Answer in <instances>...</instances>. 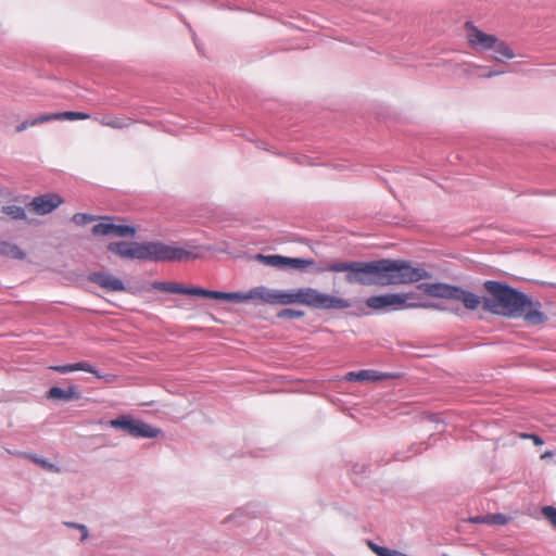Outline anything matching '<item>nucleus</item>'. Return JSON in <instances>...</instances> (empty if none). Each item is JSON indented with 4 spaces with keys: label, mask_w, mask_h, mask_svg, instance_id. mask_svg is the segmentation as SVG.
Segmentation results:
<instances>
[{
    "label": "nucleus",
    "mask_w": 556,
    "mask_h": 556,
    "mask_svg": "<svg viewBox=\"0 0 556 556\" xmlns=\"http://www.w3.org/2000/svg\"><path fill=\"white\" fill-rule=\"evenodd\" d=\"M49 369L54 370L60 374H68V372L77 371V370H84V371L94 375L99 379H103L106 383H114L118 379V377L116 375H112V374L101 375L88 362H79V363L70 364V365L50 366Z\"/></svg>",
    "instance_id": "f8f14e48"
},
{
    "label": "nucleus",
    "mask_w": 556,
    "mask_h": 556,
    "mask_svg": "<svg viewBox=\"0 0 556 556\" xmlns=\"http://www.w3.org/2000/svg\"><path fill=\"white\" fill-rule=\"evenodd\" d=\"M388 378V375L375 370L350 371L345 375L348 381H378Z\"/></svg>",
    "instance_id": "f3484780"
},
{
    "label": "nucleus",
    "mask_w": 556,
    "mask_h": 556,
    "mask_svg": "<svg viewBox=\"0 0 556 556\" xmlns=\"http://www.w3.org/2000/svg\"><path fill=\"white\" fill-rule=\"evenodd\" d=\"M542 514L556 529V508L553 506H545L542 508Z\"/></svg>",
    "instance_id": "b1692460"
},
{
    "label": "nucleus",
    "mask_w": 556,
    "mask_h": 556,
    "mask_svg": "<svg viewBox=\"0 0 556 556\" xmlns=\"http://www.w3.org/2000/svg\"><path fill=\"white\" fill-rule=\"evenodd\" d=\"M97 217L93 215L85 214V213H77L72 217V220L76 225H87L93 220H96Z\"/></svg>",
    "instance_id": "4be33fe9"
},
{
    "label": "nucleus",
    "mask_w": 556,
    "mask_h": 556,
    "mask_svg": "<svg viewBox=\"0 0 556 556\" xmlns=\"http://www.w3.org/2000/svg\"><path fill=\"white\" fill-rule=\"evenodd\" d=\"M29 459H31L34 463L38 464L40 467H42L43 469L48 470V471H53V472H60L61 469L59 467H56L55 465L45 460V459H41L37 456H34V455H28L27 456Z\"/></svg>",
    "instance_id": "412c9836"
},
{
    "label": "nucleus",
    "mask_w": 556,
    "mask_h": 556,
    "mask_svg": "<svg viewBox=\"0 0 556 556\" xmlns=\"http://www.w3.org/2000/svg\"><path fill=\"white\" fill-rule=\"evenodd\" d=\"M494 49L496 53V59L500 60V58H506V59H513L515 56V53L513 50L503 41L497 39V42L492 48Z\"/></svg>",
    "instance_id": "6ab92c4d"
},
{
    "label": "nucleus",
    "mask_w": 556,
    "mask_h": 556,
    "mask_svg": "<svg viewBox=\"0 0 556 556\" xmlns=\"http://www.w3.org/2000/svg\"><path fill=\"white\" fill-rule=\"evenodd\" d=\"M111 218H104V222L93 226L92 232L97 236L114 235L116 237H134L136 229L127 225H115L110 222Z\"/></svg>",
    "instance_id": "ddd939ff"
},
{
    "label": "nucleus",
    "mask_w": 556,
    "mask_h": 556,
    "mask_svg": "<svg viewBox=\"0 0 556 556\" xmlns=\"http://www.w3.org/2000/svg\"><path fill=\"white\" fill-rule=\"evenodd\" d=\"M255 260L263 263L264 265L271 266V267L291 266L293 268H300V269L306 268L314 264L313 260L293 258V257H287V256H282V255L256 254Z\"/></svg>",
    "instance_id": "9d476101"
},
{
    "label": "nucleus",
    "mask_w": 556,
    "mask_h": 556,
    "mask_svg": "<svg viewBox=\"0 0 556 556\" xmlns=\"http://www.w3.org/2000/svg\"><path fill=\"white\" fill-rule=\"evenodd\" d=\"M2 212L13 219H26L25 208L18 205H8L2 207Z\"/></svg>",
    "instance_id": "aec40b11"
},
{
    "label": "nucleus",
    "mask_w": 556,
    "mask_h": 556,
    "mask_svg": "<svg viewBox=\"0 0 556 556\" xmlns=\"http://www.w3.org/2000/svg\"><path fill=\"white\" fill-rule=\"evenodd\" d=\"M517 317H523L528 324H540L546 320L545 315H516Z\"/></svg>",
    "instance_id": "393cba45"
},
{
    "label": "nucleus",
    "mask_w": 556,
    "mask_h": 556,
    "mask_svg": "<svg viewBox=\"0 0 556 556\" xmlns=\"http://www.w3.org/2000/svg\"><path fill=\"white\" fill-rule=\"evenodd\" d=\"M465 30L467 42L473 50H490L497 42V37L480 30L471 22L465 23Z\"/></svg>",
    "instance_id": "6e6552de"
},
{
    "label": "nucleus",
    "mask_w": 556,
    "mask_h": 556,
    "mask_svg": "<svg viewBox=\"0 0 556 556\" xmlns=\"http://www.w3.org/2000/svg\"><path fill=\"white\" fill-rule=\"evenodd\" d=\"M47 396L48 399L61 401L79 400L81 397L76 386H71L67 390H63L59 387H52L48 391Z\"/></svg>",
    "instance_id": "dca6fc26"
},
{
    "label": "nucleus",
    "mask_w": 556,
    "mask_h": 556,
    "mask_svg": "<svg viewBox=\"0 0 556 556\" xmlns=\"http://www.w3.org/2000/svg\"><path fill=\"white\" fill-rule=\"evenodd\" d=\"M519 437L522 438V439H530V440H532V442L535 445H542L544 443L543 440L539 435H536V434L520 433Z\"/></svg>",
    "instance_id": "bb28decb"
},
{
    "label": "nucleus",
    "mask_w": 556,
    "mask_h": 556,
    "mask_svg": "<svg viewBox=\"0 0 556 556\" xmlns=\"http://www.w3.org/2000/svg\"><path fill=\"white\" fill-rule=\"evenodd\" d=\"M66 526L77 528L81 532V541H85L88 538V529L84 525L74 523V522H65Z\"/></svg>",
    "instance_id": "a878e982"
},
{
    "label": "nucleus",
    "mask_w": 556,
    "mask_h": 556,
    "mask_svg": "<svg viewBox=\"0 0 556 556\" xmlns=\"http://www.w3.org/2000/svg\"><path fill=\"white\" fill-rule=\"evenodd\" d=\"M0 255L13 260H23L26 256L25 252L16 244L7 241H0Z\"/></svg>",
    "instance_id": "a211bd4d"
},
{
    "label": "nucleus",
    "mask_w": 556,
    "mask_h": 556,
    "mask_svg": "<svg viewBox=\"0 0 556 556\" xmlns=\"http://www.w3.org/2000/svg\"><path fill=\"white\" fill-rule=\"evenodd\" d=\"M494 75H497V73H495V72H489V73L484 74L483 76H484V77H492V76H494Z\"/></svg>",
    "instance_id": "cd10ccee"
},
{
    "label": "nucleus",
    "mask_w": 556,
    "mask_h": 556,
    "mask_svg": "<svg viewBox=\"0 0 556 556\" xmlns=\"http://www.w3.org/2000/svg\"><path fill=\"white\" fill-rule=\"evenodd\" d=\"M549 455H551L549 453H545L542 457H543V458H544V457H549Z\"/></svg>",
    "instance_id": "c756f323"
},
{
    "label": "nucleus",
    "mask_w": 556,
    "mask_h": 556,
    "mask_svg": "<svg viewBox=\"0 0 556 556\" xmlns=\"http://www.w3.org/2000/svg\"><path fill=\"white\" fill-rule=\"evenodd\" d=\"M324 270L345 271L349 283L363 286L406 285L430 279L431 274L424 268L413 267L408 262L379 260L371 262H334Z\"/></svg>",
    "instance_id": "7ed1b4c3"
},
{
    "label": "nucleus",
    "mask_w": 556,
    "mask_h": 556,
    "mask_svg": "<svg viewBox=\"0 0 556 556\" xmlns=\"http://www.w3.org/2000/svg\"><path fill=\"white\" fill-rule=\"evenodd\" d=\"M370 309H383L391 307L393 309H404L414 307H428V303L416 293H387L374 295L365 301Z\"/></svg>",
    "instance_id": "39448f33"
},
{
    "label": "nucleus",
    "mask_w": 556,
    "mask_h": 556,
    "mask_svg": "<svg viewBox=\"0 0 556 556\" xmlns=\"http://www.w3.org/2000/svg\"><path fill=\"white\" fill-rule=\"evenodd\" d=\"M90 115L85 112L65 111L58 113L41 114L33 119H26L15 127V132H22L29 127L52 121H85L89 119Z\"/></svg>",
    "instance_id": "0eeeda50"
},
{
    "label": "nucleus",
    "mask_w": 556,
    "mask_h": 556,
    "mask_svg": "<svg viewBox=\"0 0 556 556\" xmlns=\"http://www.w3.org/2000/svg\"><path fill=\"white\" fill-rule=\"evenodd\" d=\"M94 122L98 124L109 127L112 129L121 130L130 127L135 121L131 117L125 115H111L104 114L101 116H96Z\"/></svg>",
    "instance_id": "4468645a"
},
{
    "label": "nucleus",
    "mask_w": 556,
    "mask_h": 556,
    "mask_svg": "<svg viewBox=\"0 0 556 556\" xmlns=\"http://www.w3.org/2000/svg\"><path fill=\"white\" fill-rule=\"evenodd\" d=\"M110 425L111 427L121 429L135 438H156L160 433L159 429L126 415L112 419Z\"/></svg>",
    "instance_id": "423d86ee"
},
{
    "label": "nucleus",
    "mask_w": 556,
    "mask_h": 556,
    "mask_svg": "<svg viewBox=\"0 0 556 556\" xmlns=\"http://www.w3.org/2000/svg\"><path fill=\"white\" fill-rule=\"evenodd\" d=\"M417 289L430 298L459 301L468 311H476L480 305L484 309L501 307L508 313H540L541 309V304L533 301L530 295L497 280L483 282V289L489 298L479 296L460 287L443 282L420 283Z\"/></svg>",
    "instance_id": "f03ea898"
},
{
    "label": "nucleus",
    "mask_w": 556,
    "mask_h": 556,
    "mask_svg": "<svg viewBox=\"0 0 556 556\" xmlns=\"http://www.w3.org/2000/svg\"><path fill=\"white\" fill-rule=\"evenodd\" d=\"M88 279L108 292H121L126 290L123 280L109 271L101 270L91 273Z\"/></svg>",
    "instance_id": "9b49d317"
},
{
    "label": "nucleus",
    "mask_w": 556,
    "mask_h": 556,
    "mask_svg": "<svg viewBox=\"0 0 556 556\" xmlns=\"http://www.w3.org/2000/svg\"><path fill=\"white\" fill-rule=\"evenodd\" d=\"M94 122L98 124L109 127L112 129L121 130L130 127L135 121L131 117L125 115H111L104 114L101 116H96Z\"/></svg>",
    "instance_id": "2eb2a0df"
},
{
    "label": "nucleus",
    "mask_w": 556,
    "mask_h": 556,
    "mask_svg": "<svg viewBox=\"0 0 556 556\" xmlns=\"http://www.w3.org/2000/svg\"><path fill=\"white\" fill-rule=\"evenodd\" d=\"M282 313L289 314V313H294V312L292 309H290V308H286V309L282 311Z\"/></svg>",
    "instance_id": "c85d7f7f"
},
{
    "label": "nucleus",
    "mask_w": 556,
    "mask_h": 556,
    "mask_svg": "<svg viewBox=\"0 0 556 556\" xmlns=\"http://www.w3.org/2000/svg\"><path fill=\"white\" fill-rule=\"evenodd\" d=\"M63 203L64 199L60 194L50 192L35 197L26 207L36 215H47Z\"/></svg>",
    "instance_id": "1a4fd4ad"
},
{
    "label": "nucleus",
    "mask_w": 556,
    "mask_h": 556,
    "mask_svg": "<svg viewBox=\"0 0 556 556\" xmlns=\"http://www.w3.org/2000/svg\"><path fill=\"white\" fill-rule=\"evenodd\" d=\"M108 250L112 253L131 260L150 262H181L194 255L175 243L166 244L160 241L151 242H111Z\"/></svg>",
    "instance_id": "20e7f679"
},
{
    "label": "nucleus",
    "mask_w": 556,
    "mask_h": 556,
    "mask_svg": "<svg viewBox=\"0 0 556 556\" xmlns=\"http://www.w3.org/2000/svg\"><path fill=\"white\" fill-rule=\"evenodd\" d=\"M154 290L192 296L207 298L218 302L236 304H280L288 305L301 303L321 309H345L351 306L350 301L343 298L321 293L315 289H302L296 293H289L267 288L265 286L254 287L248 291L223 292L207 290L200 287H186L176 281H155L152 283Z\"/></svg>",
    "instance_id": "f257e3e1"
},
{
    "label": "nucleus",
    "mask_w": 556,
    "mask_h": 556,
    "mask_svg": "<svg viewBox=\"0 0 556 556\" xmlns=\"http://www.w3.org/2000/svg\"><path fill=\"white\" fill-rule=\"evenodd\" d=\"M483 521L492 525H506L508 522V517L503 514H494L484 518Z\"/></svg>",
    "instance_id": "5701e85b"
}]
</instances>
